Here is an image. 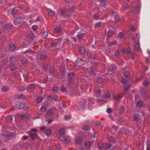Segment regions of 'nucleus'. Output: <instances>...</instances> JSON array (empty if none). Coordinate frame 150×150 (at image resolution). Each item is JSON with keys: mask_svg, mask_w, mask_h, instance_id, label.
<instances>
[{"mask_svg": "<svg viewBox=\"0 0 150 150\" xmlns=\"http://www.w3.org/2000/svg\"><path fill=\"white\" fill-rule=\"evenodd\" d=\"M86 99H81L77 103V108L79 110H84L86 105Z\"/></svg>", "mask_w": 150, "mask_h": 150, "instance_id": "nucleus-1", "label": "nucleus"}, {"mask_svg": "<svg viewBox=\"0 0 150 150\" xmlns=\"http://www.w3.org/2000/svg\"><path fill=\"white\" fill-rule=\"evenodd\" d=\"M16 57L14 55H12L10 57L9 60L10 62V64L11 67H13V68H11V71H13L16 69V68L14 66L15 64H14V62H16Z\"/></svg>", "mask_w": 150, "mask_h": 150, "instance_id": "nucleus-2", "label": "nucleus"}, {"mask_svg": "<svg viewBox=\"0 0 150 150\" xmlns=\"http://www.w3.org/2000/svg\"><path fill=\"white\" fill-rule=\"evenodd\" d=\"M74 75L75 73L73 72L69 73L68 74V76L69 77L68 80V83L70 84L72 82Z\"/></svg>", "mask_w": 150, "mask_h": 150, "instance_id": "nucleus-3", "label": "nucleus"}, {"mask_svg": "<svg viewBox=\"0 0 150 150\" xmlns=\"http://www.w3.org/2000/svg\"><path fill=\"white\" fill-rule=\"evenodd\" d=\"M93 142V141H90L88 140H86L84 142L85 146L86 148H90L92 145V144Z\"/></svg>", "mask_w": 150, "mask_h": 150, "instance_id": "nucleus-4", "label": "nucleus"}, {"mask_svg": "<svg viewBox=\"0 0 150 150\" xmlns=\"http://www.w3.org/2000/svg\"><path fill=\"white\" fill-rule=\"evenodd\" d=\"M65 132V130L64 128H61L58 131L57 135L62 136L64 134Z\"/></svg>", "mask_w": 150, "mask_h": 150, "instance_id": "nucleus-5", "label": "nucleus"}, {"mask_svg": "<svg viewBox=\"0 0 150 150\" xmlns=\"http://www.w3.org/2000/svg\"><path fill=\"white\" fill-rule=\"evenodd\" d=\"M28 133L29 134L32 140H34L37 138L38 136L36 133H31V131H28Z\"/></svg>", "mask_w": 150, "mask_h": 150, "instance_id": "nucleus-6", "label": "nucleus"}, {"mask_svg": "<svg viewBox=\"0 0 150 150\" xmlns=\"http://www.w3.org/2000/svg\"><path fill=\"white\" fill-rule=\"evenodd\" d=\"M76 63L77 65L78 66H81L84 64V62L81 59H77L76 61Z\"/></svg>", "mask_w": 150, "mask_h": 150, "instance_id": "nucleus-7", "label": "nucleus"}, {"mask_svg": "<svg viewBox=\"0 0 150 150\" xmlns=\"http://www.w3.org/2000/svg\"><path fill=\"white\" fill-rule=\"evenodd\" d=\"M55 142L54 146V148L56 149H62V146L60 143L57 142Z\"/></svg>", "mask_w": 150, "mask_h": 150, "instance_id": "nucleus-8", "label": "nucleus"}, {"mask_svg": "<svg viewBox=\"0 0 150 150\" xmlns=\"http://www.w3.org/2000/svg\"><path fill=\"white\" fill-rule=\"evenodd\" d=\"M23 18L21 17L16 18L14 21V23L16 25H17L23 21Z\"/></svg>", "mask_w": 150, "mask_h": 150, "instance_id": "nucleus-9", "label": "nucleus"}, {"mask_svg": "<svg viewBox=\"0 0 150 150\" xmlns=\"http://www.w3.org/2000/svg\"><path fill=\"white\" fill-rule=\"evenodd\" d=\"M101 90L99 88H97L95 89L94 94L96 96H100L101 94Z\"/></svg>", "mask_w": 150, "mask_h": 150, "instance_id": "nucleus-10", "label": "nucleus"}, {"mask_svg": "<svg viewBox=\"0 0 150 150\" xmlns=\"http://www.w3.org/2000/svg\"><path fill=\"white\" fill-rule=\"evenodd\" d=\"M13 27V25H12L7 24L4 26V29L5 30L8 31Z\"/></svg>", "mask_w": 150, "mask_h": 150, "instance_id": "nucleus-11", "label": "nucleus"}, {"mask_svg": "<svg viewBox=\"0 0 150 150\" xmlns=\"http://www.w3.org/2000/svg\"><path fill=\"white\" fill-rule=\"evenodd\" d=\"M18 108L20 110L24 108L25 106V104L23 102H19L17 105Z\"/></svg>", "mask_w": 150, "mask_h": 150, "instance_id": "nucleus-12", "label": "nucleus"}, {"mask_svg": "<svg viewBox=\"0 0 150 150\" xmlns=\"http://www.w3.org/2000/svg\"><path fill=\"white\" fill-rule=\"evenodd\" d=\"M108 69L110 71L114 72L116 69V67L115 65H112L109 67Z\"/></svg>", "mask_w": 150, "mask_h": 150, "instance_id": "nucleus-13", "label": "nucleus"}, {"mask_svg": "<svg viewBox=\"0 0 150 150\" xmlns=\"http://www.w3.org/2000/svg\"><path fill=\"white\" fill-rule=\"evenodd\" d=\"M107 138L108 139V141L112 143H115L116 142L115 139L112 136H109L107 137Z\"/></svg>", "mask_w": 150, "mask_h": 150, "instance_id": "nucleus-14", "label": "nucleus"}, {"mask_svg": "<svg viewBox=\"0 0 150 150\" xmlns=\"http://www.w3.org/2000/svg\"><path fill=\"white\" fill-rule=\"evenodd\" d=\"M9 50L11 51H13L16 50L15 45L13 43L10 44L9 45Z\"/></svg>", "mask_w": 150, "mask_h": 150, "instance_id": "nucleus-15", "label": "nucleus"}, {"mask_svg": "<svg viewBox=\"0 0 150 150\" xmlns=\"http://www.w3.org/2000/svg\"><path fill=\"white\" fill-rule=\"evenodd\" d=\"M71 139L69 136H66L64 138V141L67 143H69L71 141Z\"/></svg>", "mask_w": 150, "mask_h": 150, "instance_id": "nucleus-16", "label": "nucleus"}, {"mask_svg": "<svg viewBox=\"0 0 150 150\" xmlns=\"http://www.w3.org/2000/svg\"><path fill=\"white\" fill-rule=\"evenodd\" d=\"M43 100V98L41 97L38 96L36 99V102L38 104H39L42 102Z\"/></svg>", "mask_w": 150, "mask_h": 150, "instance_id": "nucleus-17", "label": "nucleus"}, {"mask_svg": "<svg viewBox=\"0 0 150 150\" xmlns=\"http://www.w3.org/2000/svg\"><path fill=\"white\" fill-rule=\"evenodd\" d=\"M1 90L3 92H7L9 90V88L8 86H3L2 87Z\"/></svg>", "mask_w": 150, "mask_h": 150, "instance_id": "nucleus-18", "label": "nucleus"}, {"mask_svg": "<svg viewBox=\"0 0 150 150\" xmlns=\"http://www.w3.org/2000/svg\"><path fill=\"white\" fill-rule=\"evenodd\" d=\"M139 116L137 114L134 115L133 116V120L135 122H137L139 120Z\"/></svg>", "mask_w": 150, "mask_h": 150, "instance_id": "nucleus-19", "label": "nucleus"}, {"mask_svg": "<svg viewBox=\"0 0 150 150\" xmlns=\"http://www.w3.org/2000/svg\"><path fill=\"white\" fill-rule=\"evenodd\" d=\"M86 51L85 49L83 47H81L79 50V53L81 54H83Z\"/></svg>", "mask_w": 150, "mask_h": 150, "instance_id": "nucleus-20", "label": "nucleus"}, {"mask_svg": "<svg viewBox=\"0 0 150 150\" xmlns=\"http://www.w3.org/2000/svg\"><path fill=\"white\" fill-rule=\"evenodd\" d=\"M23 54H26L27 53H30L32 54H35V52L33 51L32 50L30 49L26 50V51L23 52Z\"/></svg>", "mask_w": 150, "mask_h": 150, "instance_id": "nucleus-21", "label": "nucleus"}, {"mask_svg": "<svg viewBox=\"0 0 150 150\" xmlns=\"http://www.w3.org/2000/svg\"><path fill=\"white\" fill-rule=\"evenodd\" d=\"M76 9V7L75 6H72L70 7L69 9V11L70 13L73 12Z\"/></svg>", "mask_w": 150, "mask_h": 150, "instance_id": "nucleus-22", "label": "nucleus"}, {"mask_svg": "<svg viewBox=\"0 0 150 150\" xmlns=\"http://www.w3.org/2000/svg\"><path fill=\"white\" fill-rule=\"evenodd\" d=\"M110 97V93L108 92L106 93H104V96H103V98H109Z\"/></svg>", "mask_w": 150, "mask_h": 150, "instance_id": "nucleus-23", "label": "nucleus"}, {"mask_svg": "<svg viewBox=\"0 0 150 150\" xmlns=\"http://www.w3.org/2000/svg\"><path fill=\"white\" fill-rule=\"evenodd\" d=\"M47 59V57L46 55L43 54L41 55L40 57V59L41 60H45Z\"/></svg>", "mask_w": 150, "mask_h": 150, "instance_id": "nucleus-24", "label": "nucleus"}, {"mask_svg": "<svg viewBox=\"0 0 150 150\" xmlns=\"http://www.w3.org/2000/svg\"><path fill=\"white\" fill-rule=\"evenodd\" d=\"M81 138L80 137H77L76 139V143L78 144H81Z\"/></svg>", "mask_w": 150, "mask_h": 150, "instance_id": "nucleus-25", "label": "nucleus"}, {"mask_svg": "<svg viewBox=\"0 0 150 150\" xmlns=\"http://www.w3.org/2000/svg\"><path fill=\"white\" fill-rule=\"evenodd\" d=\"M90 71H89V74L91 75L94 76L95 75V74L92 67L90 68Z\"/></svg>", "mask_w": 150, "mask_h": 150, "instance_id": "nucleus-26", "label": "nucleus"}, {"mask_svg": "<svg viewBox=\"0 0 150 150\" xmlns=\"http://www.w3.org/2000/svg\"><path fill=\"white\" fill-rule=\"evenodd\" d=\"M12 117L11 115L8 116L6 118V121L8 122H9L12 120Z\"/></svg>", "mask_w": 150, "mask_h": 150, "instance_id": "nucleus-27", "label": "nucleus"}, {"mask_svg": "<svg viewBox=\"0 0 150 150\" xmlns=\"http://www.w3.org/2000/svg\"><path fill=\"white\" fill-rule=\"evenodd\" d=\"M61 30L60 28L58 27H56L54 29L55 33L58 34L61 32Z\"/></svg>", "mask_w": 150, "mask_h": 150, "instance_id": "nucleus-28", "label": "nucleus"}, {"mask_svg": "<svg viewBox=\"0 0 150 150\" xmlns=\"http://www.w3.org/2000/svg\"><path fill=\"white\" fill-rule=\"evenodd\" d=\"M36 85V84H30L29 85L28 87L30 90H32L34 89Z\"/></svg>", "mask_w": 150, "mask_h": 150, "instance_id": "nucleus-29", "label": "nucleus"}, {"mask_svg": "<svg viewBox=\"0 0 150 150\" xmlns=\"http://www.w3.org/2000/svg\"><path fill=\"white\" fill-rule=\"evenodd\" d=\"M28 61V60L25 58L22 59L21 61V63L23 65L25 64Z\"/></svg>", "mask_w": 150, "mask_h": 150, "instance_id": "nucleus-30", "label": "nucleus"}, {"mask_svg": "<svg viewBox=\"0 0 150 150\" xmlns=\"http://www.w3.org/2000/svg\"><path fill=\"white\" fill-rule=\"evenodd\" d=\"M117 44V41H113L111 42H109L108 44L109 45L110 47L113 45H116Z\"/></svg>", "mask_w": 150, "mask_h": 150, "instance_id": "nucleus-31", "label": "nucleus"}, {"mask_svg": "<svg viewBox=\"0 0 150 150\" xmlns=\"http://www.w3.org/2000/svg\"><path fill=\"white\" fill-rule=\"evenodd\" d=\"M123 51L126 53L127 54H129L131 52V50L129 48H128L126 49H125L124 48L123 49Z\"/></svg>", "mask_w": 150, "mask_h": 150, "instance_id": "nucleus-32", "label": "nucleus"}, {"mask_svg": "<svg viewBox=\"0 0 150 150\" xmlns=\"http://www.w3.org/2000/svg\"><path fill=\"white\" fill-rule=\"evenodd\" d=\"M137 106L138 107H141L143 105V102L142 101L139 100L138 101L137 103L136 104Z\"/></svg>", "mask_w": 150, "mask_h": 150, "instance_id": "nucleus-33", "label": "nucleus"}, {"mask_svg": "<svg viewBox=\"0 0 150 150\" xmlns=\"http://www.w3.org/2000/svg\"><path fill=\"white\" fill-rule=\"evenodd\" d=\"M18 98L24 99L26 98L25 96L23 94H21L18 95Z\"/></svg>", "mask_w": 150, "mask_h": 150, "instance_id": "nucleus-34", "label": "nucleus"}, {"mask_svg": "<svg viewBox=\"0 0 150 150\" xmlns=\"http://www.w3.org/2000/svg\"><path fill=\"white\" fill-rule=\"evenodd\" d=\"M46 109L47 108L45 106H42L41 107L40 109V110L41 112H44L46 111Z\"/></svg>", "mask_w": 150, "mask_h": 150, "instance_id": "nucleus-35", "label": "nucleus"}, {"mask_svg": "<svg viewBox=\"0 0 150 150\" xmlns=\"http://www.w3.org/2000/svg\"><path fill=\"white\" fill-rule=\"evenodd\" d=\"M45 134L47 135H50L51 133V129H49L45 130Z\"/></svg>", "mask_w": 150, "mask_h": 150, "instance_id": "nucleus-36", "label": "nucleus"}, {"mask_svg": "<svg viewBox=\"0 0 150 150\" xmlns=\"http://www.w3.org/2000/svg\"><path fill=\"white\" fill-rule=\"evenodd\" d=\"M53 113V110L50 109L47 112V115L49 116H51Z\"/></svg>", "mask_w": 150, "mask_h": 150, "instance_id": "nucleus-37", "label": "nucleus"}, {"mask_svg": "<svg viewBox=\"0 0 150 150\" xmlns=\"http://www.w3.org/2000/svg\"><path fill=\"white\" fill-rule=\"evenodd\" d=\"M18 90L19 91H23L25 90V86H21L18 88Z\"/></svg>", "mask_w": 150, "mask_h": 150, "instance_id": "nucleus-38", "label": "nucleus"}, {"mask_svg": "<svg viewBox=\"0 0 150 150\" xmlns=\"http://www.w3.org/2000/svg\"><path fill=\"white\" fill-rule=\"evenodd\" d=\"M103 81V79L101 78H98L97 79V82L98 83H102Z\"/></svg>", "mask_w": 150, "mask_h": 150, "instance_id": "nucleus-39", "label": "nucleus"}, {"mask_svg": "<svg viewBox=\"0 0 150 150\" xmlns=\"http://www.w3.org/2000/svg\"><path fill=\"white\" fill-rule=\"evenodd\" d=\"M55 71V69L54 67H51L49 70V72L50 74H52Z\"/></svg>", "mask_w": 150, "mask_h": 150, "instance_id": "nucleus-40", "label": "nucleus"}, {"mask_svg": "<svg viewBox=\"0 0 150 150\" xmlns=\"http://www.w3.org/2000/svg\"><path fill=\"white\" fill-rule=\"evenodd\" d=\"M113 34V32L110 30H109L107 34V36L108 37H111Z\"/></svg>", "mask_w": 150, "mask_h": 150, "instance_id": "nucleus-41", "label": "nucleus"}, {"mask_svg": "<svg viewBox=\"0 0 150 150\" xmlns=\"http://www.w3.org/2000/svg\"><path fill=\"white\" fill-rule=\"evenodd\" d=\"M17 10L15 8H13L12 9L11 12V14L13 16L15 15L17 13Z\"/></svg>", "mask_w": 150, "mask_h": 150, "instance_id": "nucleus-42", "label": "nucleus"}, {"mask_svg": "<svg viewBox=\"0 0 150 150\" xmlns=\"http://www.w3.org/2000/svg\"><path fill=\"white\" fill-rule=\"evenodd\" d=\"M89 101L93 104H94L95 102V100L92 98H88Z\"/></svg>", "mask_w": 150, "mask_h": 150, "instance_id": "nucleus-43", "label": "nucleus"}, {"mask_svg": "<svg viewBox=\"0 0 150 150\" xmlns=\"http://www.w3.org/2000/svg\"><path fill=\"white\" fill-rule=\"evenodd\" d=\"M55 14V12L52 10H50L48 12V14L51 16H53Z\"/></svg>", "mask_w": 150, "mask_h": 150, "instance_id": "nucleus-44", "label": "nucleus"}, {"mask_svg": "<svg viewBox=\"0 0 150 150\" xmlns=\"http://www.w3.org/2000/svg\"><path fill=\"white\" fill-rule=\"evenodd\" d=\"M101 23L100 22H99L96 23L95 25V28H99L101 26Z\"/></svg>", "mask_w": 150, "mask_h": 150, "instance_id": "nucleus-45", "label": "nucleus"}, {"mask_svg": "<svg viewBox=\"0 0 150 150\" xmlns=\"http://www.w3.org/2000/svg\"><path fill=\"white\" fill-rule=\"evenodd\" d=\"M115 55L117 57H120V52L119 50H117L115 52Z\"/></svg>", "mask_w": 150, "mask_h": 150, "instance_id": "nucleus-46", "label": "nucleus"}, {"mask_svg": "<svg viewBox=\"0 0 150 150\" xmlns=\"http://www.w3.org/2000/svg\"><path fill=\"white\" fill-rule=\"evenodd\" d=\"M48 36V33L47 32H44L42 33L43 38H47Z\"/></svg>", "mask_w": 150, "mask_h": 150, "instance_id": "nucleus-47", "label": "nucleus"}, {"mask_svg": "<svg viewBox=\"0 0 150 150\" xmlns=\"http://www.w3.org/2000/svg\"><path fill=\"white\" fill-rule=\"evenodd\" d=\"M52 90L54 92H57L58 90V88L57 87L55 86L53 87L52 88Z\"/></svg>", "mask_w": 150, "mask_h": 150, "instance_id": "nucleus-48", "label": "nucleus"}, {"mask_svg": "<svg viewBox=\"0 0 150 150\" xmlns=\"http://www.w3.org/2000/svg\"><path fill=\"white\" fill-rule=\"evenodd\" d=\"M130 85H127L125 86L124 87V89L125 91H127L130 88Z\"/></svg>", "mask_w": 150, "mask_h": 150, "instance_id": "nucleus-49", "label": "nucleus"}, {"mask_svg": "<svg viewBox=\"0 0 150 150\" xmlns=\"http://www.w3.org/2000/svg\"><path fill=\"white\" fill-rule=\"evenodd\" d=\"M119 122L121 124H124L125 122V120L121 118L119 120Z\"/></svg>", "mask_w": 150, "mask_h": 150, "instance_id": "nucleus-50", "label": "nucleus"}, {"mask_svg": "<svg viewBox=\"0 0 150 150\" xmlns=\"http://www.w3.org/2000/svg\"><path fill=\"white\" fill-rule=\"evenodd\" d=\"M37 28L38 27L36 25H33L32 27V30L34 31H35L36 30Z\"/></svg>", "mask_w": 150, "mask_h": 150, "instance_id": "nucleus-51", "label": "nucleus"}, {"mask_svg": "<svg viewBox=\"0 0 150 150\" xmlns=\"http://www.w3.org/2000/svg\"><path fill=\"white\" fill-rule=\"evenodd\" d=\"M125 111V109L124 107L123 106L122 107L120 110V112L121 114H122L124 113Z\"/></svg>", "mask_w": 150, "mask_h": 150, "instance_id": "nucleus-52", "label": "nucleus"}, {"mask_svg": "<svg viewBox=\"0 0 150 150\" xmlns=\"http://www.w3.org/2000/svg\"><path fill=\"white\" fill-rule=\"evenodd\" d=\"M52 99H53L55 101L59 102L60 100L58 99L57 96L54 97V98H52Z\"/></svg>", "mask_w": 150, "mask_h": 150, "instance_id": "nucleus-53", "label": "nucleus"}, {"mask_svg": "<svg viewBox=\"0 0 150 150\" xmlns=\"http://www.w3.org/2000/svg\"><path fill=\"white\" fill-rule=\"evenodd\" d=\"M99 15L98 13H96L94 16L93 18L96 20H98L99 19Z\"/></svg>", "mask_w": 150, "mask_h": 150, "instance_id": "nucleus-54", "label": "nucleus"}, {"mask_svg": "<svg viewBox=\"0 0 150 150\" xmlns=\"http://www.w3.org/2000/svg\"><path fill=\"white\" fill-rule=\"evenodd\" d=\"M115 19L116 21H118L120 20L119 16L118 14H115Z\"/></svg>", "mask_w": 150, "mask_h": 150, "instance_id": "nucleus-55", "label": "nucleus"}, {"mask_svg": "<svg viewBox=\"0 0 150 150\" xmlns=\"http://www.w3.org/2000/svg\"><path fill=\"white\" fill-rule=\"evenodd\" d=\"M61 88L62 91L63 92H65L67 90V88L65 87L62 86L61 87Z\"/></svg>", "mask_w": 150, "mask_h": 150, "instance_id": "nucleus-56", "label": "nucleus"}, {"mask_svg": "<svg viewBox=\"0 0 150 150\" xmlns=\"http://www.w3.org/2000/svg\"><path fill=\"white\" fill-rule=\"evenodd\" d=\"M35 37H37V36H36L34 34L31 33L30 34H29L28 38H35Z\"/></svg>", "mask_w": 150, "mask_h": 150, "instance_id": "nucleus-57", "label": "nucleus"}, {"mask_svg": "<svg viewBox=\"0 0 150 150\" xmlns=\"http://www.w3.org/2000/svg\"><path fill=\"white\" fill-rule=\"evenodd\" d=\"M100 6L103 7H105L106 6V4L105 3V2H101V3H100Z\"/></svg>", "mask_w": 150, "mask_h": 150, "instance_id": "nucleus-58", "label": "nucleus"}, {"mask_svg": "<svg viewBox=\"0 0 150 150\" xmlns=\"http://www.w3.org/2000/svg\"><path fill=\"white\" fill-rule=\"evenodd\" d=\"M111 146L112 145L111 144H106L105 148L107 149H109L111 147Z\"/></svg>", "mask_w": 150, "mask_h": 150, "instance_id": "nucleus-59", "label": "nucleus"}, {"mask_svg": "<svg viewBox=\"0 0 150 150\" xmlns=\"http://www.w3.org/2000/svg\"><path fill=\"white\" fill-rule=\"evenodd\" d=\"M129 72L128 71H127L124 74V75L125 77H128L129 76Z\"/></svg>", "mask_w": 150, "mask_h": 150, "instance_id": "nucleus-60", "label": "nucleus"}, {"mask_svg": "<svg viewBox=\"0 0 150 150\" xmlns=\"http://www.w3.org/2000/svg\"><path fill=\"white\" fill-rule=\"evenodd\" d=\"M144 85L145 86H148L149 84V82L147 80H145L144 83Z\"/></svg>", "mask_w": 150, "mask_h": 150, "instance_id": "nucleus-61", "label": "nucleus"}, {"mask_svg": "<svg viewBox=\"0 0 150 150\" xmlns=\"http://www.w3.org/2000/svg\"><path fill=\"white\" fill-rule=\"evenodd\" d=\"M123 33L122 32H121L120 33H119L118 35V36L119 38H122V37H123Z\"/></svg>", "mask_w": 150, "mask_h": 150, "instance_id": "nucleus-62", "label": "nucleus"}, {"mask_svg": "<svg viewBox=\"0 0 150 150\" xmlns=\"http://www.w3.org/2000/svg\"><path fill=\"white\" fill-rule=\"evenodd\" d=\"M57 45V44L56 42H53L51 43V46L52 47H55Z\"/></svg>", "mask_w": 150, "mask_h": 150, "instance_id": "nucleus-63", "label": "nucleus"}, {"mask_svg": "<svg viewBox=\"0 0 150 150\" xmlns=\"http://www.w3.org/2000/svg\"><path fill=\"white\" fill-rule=\"evenodd\" d=\"M60 13L62 15H63L66 13V10H61L60 11Z\"/></svg>", "mask_w": 150, "mask_h": 150, "instance_id": "nucleus-64", "label": "nucleus"}]
</instances>
